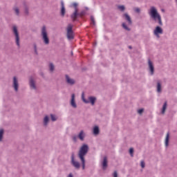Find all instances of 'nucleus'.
I'll return each mask as SVG.
<instances>
[{
  "mask_svg": "<svg viewBox=\"0 0 177 177\" xmlns=\"http://www.w3.org/2000/svg\"><path fill=\"white\" fill-rule=\"evenodd\" d=\"M71 106L73 107V109H77V105L75 102V94H72L71 100Z\"/></svg>",
  "mask_w": 177,
  "mask_h": 177,
  "instance_id": "nucleus-11",
  "label": "nucleus"
},
{
  "mask_svg": "<svg viewBox=\"0 0 177 177\" xmlns=\"http://www.w3.org/2000/svg\"><path fill=\"white\" fill-rule=\"evenodd\" d=\"M149 15H150V17L156 22V24H158V25L156 26L153 34L157 37H160V35H162L163 33V29L161 28L163 25V22L162 20V17L160 14L158 12L156 7L154 6H151L149 10Z\"/></svg>",
  "mask_w": 177,
  "mask_h": 177,
  "instance_id": "nucleus-1",
  "label": "nucleus"
},
{
  "mask_svg": "<svg viewBox=\"0 0 177 177\" xmlns=\"http://www.w3.org/2000/svg\"><path fill=\"white\" fill-rule=\"evenodd\" d=\"M50 71H53L55 69V65L53 64V62H50L49 64Z\"/></svg>",
  "mask_w": 177,
  "mask_h": 177,
  "instance_id": "nucleus-26",
  "label": "nucleus"
},
{
  "mask_svg": "<svg viewBox=\"0 0 177 177\" xmlns=\"http://www.w3.org/2000/svg\"><path fill=\"white\" fill-rule=\"evenodd\" d=\"M41 35L42 39H43L44 42L45 43V44H49L50 39L48 36L47 28L45 25L44 26H42V28H41Z\"/></svg>",
  "mask_w": 177,
  "mask_h": 177,
  "instance_id": "nucleus-3",
  "label": "nucleus"
},
{
  "mask_svg": "<svg viewBox=\"0 0 177 177\" xmlns=\"http://www.w3.org/2000/svg\"><path fill=\"white\" fill-rule=\"evenodd\" d=\"M89 147L88 145H83L82 147H80L79 152H78V158H80L81 162H82V169H85L86 168V160L85 157L88 153Z\"/></svg>",
  "mask_w": 177,
  "mask_h": 177,
  "instance_id": "nucleus-2",
  "label": "nucleus"
},
{
  "mask_svg": "<svg viewBox=\"0 0 177 177\" xmlns=\"http://www.w3.org/2000/svg\"><path fill=\"white\" fill-rule=\"evenodd\" d=\"M122 28H124V29H125L126 30H131V28H129V27L128 26V25H127V24H126L125 22H123V23L122 24Z\"/></svg>",
  "mask_w": 177,
  "mask_h": 177,
  "instance_id": "nucleus-22",
  "label": "nucleus"
},
{
  "mask_svg": "<svg viewBox=\"0 0 177 177\" xmlns=\"http://www.w3.org/2000/svg\"><path fill=\"white\" fill-rule=\"evenodd\" d=\"M82 99L84 102V103H86V104H88V103H91V104H92V106H94L97 98L96 97H93V95H90V97H88V99L86 100V98H85L84 97V93H82Z\"/></svg>",
  "mask_w": 177,
  "mask_h": 177,
  "instance_id": "nucleus-5",
  "label": "nucleus"
},
{
  "mask_svg": "<svg viewBox=\"0 0 177 177\" xmlns=\"http://www.w3.org/2000/svg\"><path fill=\"white\" fill-rule=\"evenodd\" d=\"M145 162H144V161H141V167L145 168Z\"/></svg>",
  "mask_w": 177,
  "mask_h": 177,
  "instance_id": "nucleus-37",
  "label": "nucleus"
},
{
  "mask_svg": "<svg viewBox=\"0 0 177 177\" xmlns=\"http://www.w3.org/2000/svg\"><path fill=\"white\" fill-rule=\"evenodd\" d=\"M118 8L121 11H124L125 10V6H118Z\"/></svg>",
  "mask_w": 177,
  "mask_h": 177,
  "instance_id": "nucleus-30",
  "label": "nucleus"
},
{
  "mask_svg": "<svg viewBox=\"0 0 177 177\" xmlns=\"http://www.w3.org/2000/svg\"><path fill=\"white\" fill-rule=\"evenodd\" d=\"M72 139H73V142H77V136H73L72 137Z\"/></svg>",
  "mask_w": 177,
  "mask_h": 177,
  "instance_id": "nucleus-34",
  "label": "nucleus"
},
{
  "mask_svg": "<svg viewBox=\"0 0 177 177\" xmlns=\"http://www.w3.org/2000/svg\"><path fill=\"white\" fill-rule=\"evenodd\" d=\"M134 10L136 11V12H140V8H139V7H136V8H134Z\"/></svg>",
  "mask_w": 177,
  "mask_h": 177,
  "instance_id": "nucleus-33",
  "label": "nucleus"
},
{
  "mask_svg": "<svg viewBox=\"0 0 177 177\" xmlns=\"http://www.w3.org/2000/svg\"><path fill=\"white\" fill-rule=\"evenodd\" d=\"M73 24H68L66 28V37L68 40H72L75 37V33L73 30Z\"/></svg>",
  "mask_w": 177,
  "mask_h": 177,
  "instance_id": "nucleus-4",
  "label": "nucleus"
},
{
  "mask_svg": "<svg viewBox=\"0 0 177 177\" xmlns=\"http://www.w3.org/2000/svg\"><path fill=\"white\" fill-rule=\"evenodd\" d=\"M123 17L124 19L127 21L128 25H132L133 22L129 14H128L127 12H125L124 14H123Z\"/></svg>",
  "mask_w": 177,
  "mask_h": 177,
  "instance_id": "nucleus-10",
  "label": "nucleus"
},
{
  "mask_svg": "<svg viewBox=\"0 0 177 177\" xmlns=\"http://www.w3.org/2000/svg\"><path fill=\"white\" fill-rule=\"evenodd\" d=\"M113 177H118V174L117 171H115L113 172Z\"/></svg>",
  "mask_w": 177,
  "mask_h": 177,
  "instance_id": "nucleus-36",
  "label": "nucleus"
},
{
  "mask_svg": "<svg viewBox=\"0 0 177 177\" xmlns=\"http://www.w3.org/2000/svg\"><path fill=\"white\" fill-rule=\"evenodd\" d=\"M167 101H165L162 105V114H165V111L167 110Z\"/></svg>",
  "mask_w": 177,
  "mask_h": 177,
  "instance_id": "nucleus-18",
  "label": "nucleus"
},
{
  "mask_svg": "<svg viewBox=\"0 0 177 177\" xmlns=\"http://www.w3.org/2000/svg\"><path fill=\"white\" fill-rule=\"evenodd\" d=\"M133 151H134V150L133 148H131L129 149V153H130L131 157H133Z\"/></svg>",
  "mask_w": 177,
  "mask_h": 177,
  "instance_id": "nucleus-32",
  "label": "nucleus"
},
{
  "mask_svg": "<svg viewBox=\"0 0 177 177\" xmlns=\"http://www.w3.org/2000/svg\"><path fill=\"white\" fill-rule=\"evenodd\" d=\"M107 167H108L107 157H104L103 162H102V168L103 169H106Z\"/></svg>",
  "mask_w": 177,
  "mask_h": 177,
  "instance_id": "nucleus-15",
  "label": "nucleus"
},
{
  "mask_svg": "<svg viewBox=\"0 0 177 177\" xmlns=\"http://www.w3.org/2000/svg\"><path fill=\"white\" fill-rule=\"evenodd\" d=\"M66 82L69 83V84H74L75 83L74 79H71L70 76H68V75H66Z\"/></svg>",
  "mask_w": 177,
  "mask_h": 177,
  "instance_id": "nucleus-17",
  "label": "nucleus"
},
{
  "mask_svg": "<svg viewBox=\"0 0 177 177\" xmlns=\"http://www.w3.org/2000/svg\"><path fill=\"white\" fill-rule=\"evenodd\" d=\"M25 13L26 14H29V10H28V7L25 8Z\"/></svg>",
  "mask_w": 177,
  "mask_h": 177,
  "instance_id": "nucleus-38",
  "label": "nucleus"
},
{
  "mask_svg": "<svg viewBox=\"0 0 177 177\" xmlns=\"http://www.w3.org/2000/svg\"><path fill=\"white\" fill-rule=\"evenodd\" d=\"M176 3H177V0H176Z\"/></svg>",
  "mask_w": 177,
  "mask_h": 177,
  "instance_id": "nucleus-41",
  "label": "nucleus"
},
{
  "mask_svg": "<svg viewBox=\"0 0 177 177\" xmlns=\"http://www.w3.org/2000/svg\"><path fill=\"white\" fill-rule=\"evenodd\" d=\"M71 164L76 169H80L81 167V164L78 161H75L74 153L71 155Z\"/></svg>",
  "mask_w": 177,
  "mask_h": 177,
  "instance_id": "nucleus-7",
  "label": "nucleus"
},
{
  "mask_svg": "<svg viewBox=\"0 0 177 177\" xmlns=\"http://www.w3.org/2000/svg\"><path fill=\"white\" fill-rule=\"evenodd\" d=\"M143 111H144L143 108H140V109H138V113L139 114H142V113H143Z\"/></svg>",
  "mask_w": 177,
  "mask_h": 177,
  "instance_id": "nucleus-35",
  "label": "nucleus"
},
{
  "mask_svg": "<svg viewBox=\"0 0 177 177\" xmlns=\"http://www.w3.org/2000/svg\"><path fill=\"white\" fill-rule=\"evenodd\" d=\"M30 88L37 90L36 83H35L34 79H32V78L30 79Z\"/></svg>",
  "mask_w": 177,
  "mask_h": 177,
  "instance_id": "nucleus-14",
  "label": "nucleus"
},
{
  "mask_svg": "<svg viewBox=\"0 0 177 177\" xmlns=\"http://www.w3.org/2000/svg\"><path fill=\"white\" fill-rule=\"evenodd\" d=\"M12 32L15 36L16 44H17V46H18V47H20V37H19V34L18 32L17 26H16V25H14L12 26Z\"/></svg>",
  "mask_w": 177,
  "mask_h": 177,
  "instance_id": "nucleus-6",
  "label": "nucleus"
},
{
  "mask_svg": "<svg viewBox=\"0 0 177 177\" xmlns=\"http://www.w3.org/2000/svg\"><path fill=\"white\" fill-rule=\"evenodd\" d=\"M33 46H34V50H35V54H37V55H38V51H37V46L36 44V43H34L33 44Z\"/></svg>",
  "mask_w": 177,
  "mask_h": 177,
  "instance_id": "nucleus-27",
  "label": "nucleus"
},
{
  "mask_svg": "<svg viewBox=\"0 0 177 177\" xmlns=\"http://www.w3.org/2000/svg\"><path fill=\"white\" fill-rule=\"evenodd\" d=\"M157 91L158 93H160L162 91V84L160 80H158L157 82Z\"/></svg>",
  "mask_w": 177,
  "mask_h": 177,
  "instance_id": "nucleus-16",
  "label": "nucleus"
},
{
  "mask_svg": "<svg viewBox=\"0 0 177 177\" xmlns=\"http://www.w3.org/2000/svg\"><path fill=\"white\" fill-rule=\"evenodd\" d=\"M78 138L80 140H84L85 135L84 131H81L78 135Z\"/></svg>",
  "mask_w": 177,
  "mask_h": 177,
  "instance_id": "nucleus-19",
  "label": "nucleus"
},
{
  "mask_svg": "<svg viewBox=\"0 0 177 177\" xmlns=\"http://www.w3.org/2000/svg\"><path fill=\"white\" fill-rule=\"evenodd\" d=\"M3 133H4L3 129H0V142H2L3 140Z\"/></svg>",
  "mask_w": 177,
  "mask_h": 177,
  "instance_id": "nucleus-24",
  "label": "nucleus"
},
{
  "mask_svg": "<svg viewBox=\"0 0 177 177\" xmlns=\"http://www.w3.org/2000/svg\"><path fill=\"white\" fill-rule=\"evenodd\" d=\"M68 177H73V174H69V175L68 176Z\"/></svg>",
  "mask_w": 177,
  "mask_h": 177,
  "instance_id": "nucleus-39",
  "label": "nucleus"
},
{
  "mask_svg": "<svg viewBox=\"0 0 177 177\" xmlns=\"http://www.w3.org/2000/svg\"><path fill=\"white\" fill-rule=\"evenodd\" d=\"M19 80L16 76L13 77L12 87H14L15 91L19 90Z\"/></svg>",
  "mask_w": 177,
  "mask_h": 177,
  "instance_id": "nucleus-8",
  "label": "nucleus"
},
{
  "mask_svg": "<svg viewBox=\"0 0 177 177\" xmlns=\"http://www.w3.org/2000/svg\"><path fill=\"white\" fill-rule=\"evenodd\" d=\"M48 122H49V116H45L44 119V124L45 125V127H47Z\"/></svg>",
  "mask_w": 177,
  "mask_h": 177,
  "instance_id": "nucleus-21",
  "label": "nucleus"
},
{
  "mask_svg": "<svg viewBox=\"0 0 177 177\" xmlns=\"http://www.w3.org/2000/svg\"><path fill=\"white\" fill-rule=\"evenodd\" d=\"M14 10L17 15H19V8H18V7H15Z\"/></svg>",
  "mask_w": 177,
  "mask_h": 177,
  "instance_id": "nucleus-29",
  "label": "nucleus"
},
{
  "mask_svg": "<svg viewBox=\"0 0 177 177\" xmlns=\"http://www.w3.org/2000/svg\"><path fill=\"white\" fill-rule=\"evenodd\" d=\"M91 24H92L93 25H95V19L93 15L91 16Z\"/></svg>",
  "mask_w": 177,
  "mask_h": 177,
  "instance_id": "nucleus-25",
  "label": "nucleus"
},
{
  "mask_svg": "<svg viewBox=\"0 0 177 177\" xmlns=\"http://www.w3.org/2000/svg\"><path fill=\"white\" fill-rule=\"evenodd\" d=\"M100 128L99 127H94L93 128V135H99Z\"/></svg>",
  "mask_w": 177,
  "mask_h": 177,
  "instance_id": "nucleus-20",
  "label": "nucleus"
},
{
  "mask_svg": "<svg viewBox=\"0 0 177 177\" xmlns=\"http://www.w3.org/2000/svg\"><path fill=\"white\" fill-rule=\"evenodd\" d=\"M71 6L75 7V10H78V8H77V6H78L77 3H72V4H71Z\"/></svg>",
  "mask_w": 177,
  "mask_h": 177,
  "instance_id": "nucleus-31",
  "label": "nucleus"
},
{
  "mask_svg": "<svg viewBox=\"0 0 177 177\" xmlns=\"http://www.w3.org/2000/svg\"><path fill=\"white\" fill-rule=\"evenodd\" d=\"M129 48H132V46H129Z\"/></svg>",
  "mask_w": 177,
  "mask_h": 177,
  "instance_id": "nucleus-40",
  "label": "nucleus"
},
{
  "mask_svg": "<svg viewBox=\"0 0 177 177\" xmlns=\"http://www.w3.org/2000/svg\"><path fill=\"white\" fill-rule=\"evenodd\" d=\"M66 14V8L64 6V1L61 0V16L64 17Z\"/></svg>",
  "mask_w": 177,
  "mask_h": 177,
  "instance_id": "nucleus-12",
  "label": "nucleus"
},
{
  "mask_svg": "<svg viewBox=\"0 0 177 177\" xmlns=\"http://www.w3.org/2000/svg\"><path fill=\"white\" fill-rule=\"evenodd\" d=\"M78 15H80L82 17L83 15V12H78V10H75L74 12L71 14V17L73 21H76Z\"/></svg>",
  "mask_w": 177,
  "mask_h": 177,
  "instance_id": "nucleus-9",
  "label": "nucleus"
},
{
  "mask_svg": "<svg viewBox=\"0 0 177 177\" xmlns=\"http://www.w3.org/2000/svg\"><path fill=\"white\" fill-rule=\"evenodd\" d=\"M50 117H51V120L53 122L57 121V118L55 115H53V113H51Z\"/></svg>",
  "mask_w": 177,
  "mask_h": 177,
  "instance_id": "nucleus-28",
  "label": "nucleus"
},
{
  "mask_svg": "<svg viewBox=\"0 0 177 177\" xmlns=\"http://www.w3.org/2000/svg\"><path fill=\"white\" fill-rule=\"evenodd\" d=\"M148 64H149V68L150 70V73L151 75H153L154 73V66L152 62V61H151V59L148 60Z\"/></svg>",
  "mask_w": 177,
  "mask_h": 177,
  "instance_id": "nucleus-13",
  "label": "nucleus"
},
{
  "mask_svg": "<svg viewBox=\"0 0 177 177\" xmlns=\"http://www.w3.org/2000/svg\"><path fill=\"white\" fill-rule=\"evenodd\" d=\"M169 133H167L165 139V146L167 147L169 146Z\"/></svg>",
  "mask_w": 177,
  "mask_h": 177,
  "instance_id": "nucleus-23",
  "label": "nucleus"
}]
</instances>
